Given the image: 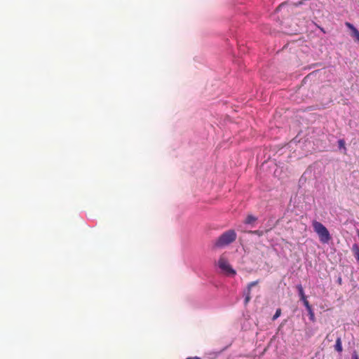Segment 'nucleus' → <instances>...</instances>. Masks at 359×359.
<instances>
[{
  "label": "nucleus",
  "mask_w": 359,
  "mask_h": 359,
  "mask_svg": "<svg viewBox=\"0 0 359 359\" xmlns=\"http://www.w3.org/2000/svg\"><path fill=\"white\" fill-rule=\"evenodd\" d=\"M237 235L234 230L229 229L224 232L215 242V246L217 248H222L228 245L236 239Z\"/></svg>",
  "instance_id": "f257e3e1"
},
{
  "label": "nucleus",
  "mask_w": 359,
  "mask_h": 359,
  "mask_svg": "<svg viewBox=\"0 0 359 359\" xmlns=\"http://www.w3.org/2000/svg\"><path fill=\"white\" fill-rule=\"evenodd\" d=\"M312 226L314 231L318 234L319 239L323 243H327L332 238L327 228L320 222L313 220Z\"/></svg>",
  "instance_id": "f03ea898"
},
{
  "label": "nucleus",
  "mask_w": 359,
  "mask_h": 359,
  "mask_svg": "<svg viewBox=\"0 0 359 359\" xmlns=\"http://www.w3.org/2000/svg\"><path fill=\"white\" fill-rule=\"evenodd\" d=\"M219 267L227 274L235 275L236 271L233 270L229 262L224 257H221L218 261Z\"/></svg>",
  "instance_id": "7ed1b4c3"
},
{
  "label": "nucleus",
  "mask_w": 359,
  "mask_h": 359,
  "mask_svg": "<svg viewBox=\"0 0 359 359\" xmlns=\"http://www.w3.org/2000/svg\"><path fill=\"white\" fill-rule=\"evenodd\" d=\"M258 283H259V280H255V281L248 283V285L247 286V289L243 291V296L245 297L244 303L245 305L248 304L251 299L250 293H251L252 287L254 286H256L257 285H258Z\"/></svg>",
  "instance_id": "20e7f679"
},
{
  "label": "nucleus",
  "mask_w": 359,
  "mask_h": 359,
  "mask_svg": "<svg viewBox=\"0 0 359 359\" xmlns=\"http://www.w3.org/2000/svg\"><path fill=\"white\" fill-rule=\"evenodd\" d=\"M334 349L339 353H341L343 351L341 340L340 337H338L336 340Z\"/></svg>",
  "instance_id": "39448f33"
},
{
  "label": "nucleus",
  "mask_w": 359,
  "mask_h": 359,
  "mask_svg": "<svg viewBox=\"0 0 359 359\" xmlns=\"http://www.w3.org/2000/svg\"><path fill=\"white\" fill-rule=\"evenodd\" d=\"M297 289L298 290V292H299V295L300 297V299L301 300H303V299H306V297L304 294V289H303V287L302 285H297Z\"/></svg>",
  "instance_id": "423d86ee"
},
{
  "label": "nucleus",
  "mask_w": 359,
  "mask_h": 359,
  "mask_svg": "<svg viewBox=\"0 0 359 359\" xmlns=\"http://www.w3.org/2000/svg\"><path fill=\"white\" fill-rule=\"evenodd\" d=\"M257 218L256 217H255L254 215H248L245 220V223L247 224H250L252 222H255V221H257Z\"/></svg>",
  "instance_id": "0eeeda50"
},
{
  "label": "nucleus",
  "mask_w": 359,
  "mask_h": 359,
  "mask_svg": "<svg viewBox=\"0 0 359 359\" xmlns=\"http://www.w3.org/2000/svg\"><path fill=\"white\" fill-rule=\"evenodd\" d=\"M352 251L354 253L355 257L358 262H359V247L358 245L355 244L352 247Z\"/></svg>",
  "instance_id": "6e6552de"
},
{
  "label": "nucleus",
  "mask_w": 359,
  "mask_h": 359,
  "mask_svg": "<svg viewBox=\"0 0 359 359\" xmlns=\"http://www.w3.org/2000/svg\"><path fill=\"white\" fill-rule=\"evenodd\" d=\"M248 233L250 234H255L258 236H262L264 234V231L260 230L249 231Z\"/></svg>",
  "instance_id": "1a4fd4ad"
},
{
  "label": "nucleus",
  "mask_w": 359,
  "mask_h": 359,
  "mask_svg": "<svg viewBox=\"0 0 359 359\" xmlns=\"http://www.w3.org/2000/svg\"><path fill=\"white\" fill-rule=\"evenodd\" d=\"M304 303V305L305 306V307L306 308L307 311H311V306L310 305L309 301L307 300V298L305 299H303L302 300Z\"/></svg>",
  "instance_id": "9d476101"
},
{
  "label": "nucleus",
  "mask_w": 359,
  "mask_h": 359,
  "mask_svg": "<svg viewBox=\"0 0 359 359\" xmlns=\"http://www.w3.org/2000/svg\"><path fill=\"white\" fill-rule=\"evenodd\" d=\"M352 36L355 37V39L359 41V32L356 28L352 31Z\"/></svg>",
  "instance_id": "9b49d317"
},
{
  "label": "nucleus",
  "mask_w": 359,
  "mask_h": 359,
  "mask_svg": "<svg viewBox=\"0 0 359 359\" xmlns=\"http://www.w3.org/2000/svg\"><path fill=\"white\" fill-rule=\"evenodd\" d=\"M280 313H281L280 309H277L274 316H273V320H276V318H278L280 316Z\"/></svg>",
  "instance_id": "f8f14e48"
},
{
  "label": "nucleus",
  "mask_w": 359,
  "mask_h": 359,
  "mask_svg": "<svg viewBox=\"0 0 359 359\" xmlns=\"http://www.w3.org/2000/svg\"><path fill=\"white\" fill-rule=\"evenodd\" d=\"M346 26L349 28L351 31H353L355 27L350 22H346L345 23Z\"/></svg>",
  "instance_id": "ddd939ff"
},
{
  "label": "nucleus",
  "mask_w": 359,
  "mask_h": 359,
  "mask_svg": "<svg viewBox=\"0 0 359 359\" xmlns=\"http://www.w3.org/2000/svg\"><path fill=\"white\" fill-rule=\"evenodd\" d=\"M352 359H359V356L356 351H354L352 354Z\"/></svg>",
  "instance_id": "4468645a"
},
{
  "label": "nucleus",
  "mask_w": 359,
  "mask_h": 359,
  "mask_svg": "<svg viewBox=\"0 0 359 359\" xmlns=\"http://www.w3.org/2000/svg\"><path fill=\"white\" fill-rule=\"evenodd\" d=\"M309 315H310V319L311 320H314V313H313V310L311 309V311H308Z\"/></svg>",
  "instance_id": "2eb2a0df"
},
{
  "label": "nucleus",
  "mask_w": 359,
  "mask_h": 359,
  "mask_svg": "<svg viewBox=\"0 0 359 359\" xmlns=\"http://www.w3.org/2000/svg\"><path fill=\"white\" fill-rule=\"evenodd\" d=\"M337 283H338V284H339V285H341V283H342V279H341V277H339V278H338V280H337Z\"/></svg>",
  "instance_id": "dca6fc26"
},
{
  "label": "nucleus",
  "mask_w": 359,
  "mask_h": 359,
  "mask_svg": "<svg viewBox=\"0 0 359 359\" xmlns=\"http://www.w3.org/2000/svg\"><path fill=\"white\" fill-rule=\"evenodd\" d=\"M186 359H201V358L199 357H197V356H195V357H190V358H187Z\"/></svg>",
  "instance_id": "f3484780"
},
{
  "label": "nucleus",
  "mask_w": 359,
  "mask_h": 359,
  "mask_svg": "<svg viewBox=\"0 0 359 359\" xmlns=\"http://www.w3.org/2000/svg\"><path fill=\"white\" fill-rule=\"evenodd\" d=\"M339 145L342 146V145H344V141L341 140L339 141Z\"/></svg>",
  "instance_id": "a211bd4d"
},
{
  "label": "nucleus",
  "mask_w": 359,
  "mask_h": 359,
  "mask_svg": "<svg viewBox=\"0 0 359 359\" xmlns=\"http://www.w3.org/2000/svg\"><path fill=\"white\" fill-rule=\"evenodd\" d=\"M358 236H359V231H358Z\"/></svg>",
  "instance_id": "6ab92c4d"
}]
</instances>
